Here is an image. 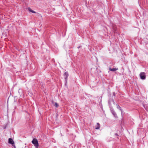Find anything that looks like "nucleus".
<instances>
[{"mask_svg": "<svg viewBox=\"0 0 148 148\" xmlns=\"http://www.w3.org/2000/svg\"><path fill=\"white\" fill-rule=\"evenodd\" d=\"M32 143L34 145L36 148H38L39 144L38 141L36 138H34L32 141Z\"/></svg>", "mask_w": 148, "mask_h": 148, "instance_id": "nucleus-1", "label": "nucleus"}, {"mask_svg": "<svg viewBox=\"0 0 148 148\" xmlns=\"http://www.w3.org/2000/svg\"><path fill=\"white\" fill-rule=\"evenodd\" d=\"M140 76L142 79H145L146 77L145 73L144 72H141L140 74Z\"/></svg>", "mask_w": 148, "mask_h": 148, "instance_id": "nucleus-2", "label": "nucleus"}, {"mask_svg": "<svg viewBox=\"0 0 148 148\" xmlns=\"http://www.w3.org/2000/svg\"><path fill=\"white\" fill-rule=\"evenodd\" d=\"M8 143H9L12 144L13 146V145L14 143V142L13 140L11 138H10L9 139Z\"/></svg>", "mask_w": 148, "mask_h": 148, "instance_id": "nucleus-3", "label": "nucleus"}, {"mask_svg": "<svg viewBox=\"0 0 148 148\" xmlns=\"http://www.w3.org/2000/svg\"><path fill=\"white\" fill-rule=\"evenodd\" d=\"M109 70L111 71H114L118 70V68H115L113 69H112L110 68H109Z\"/></svg>", "mask_w": 148, "mask_h": 148, "instance_id": "nucleus-4", "label": "nucleus"}, {"mask_svg": "<svg viewBox=\"0 0 148 148\" xmlns=\"http://www.w3.org/2000/svg\"><path fill=\"white\" fill-rule=\"evenodd\" d=\"M100 126L99 123H97V125L95 126V129L97 130L99 129L100 128Z\"/></svg>", "mask_w": 148, "mask_h": 148, "instance_id": "nucleus-5", "label": "nucleus"}, {"mask_svg": "<svg viewBox=\"0 0 148 148\" xmlns=\"http://www.w3.org/2000/svg\"><path fill=\"white\" fill-rule=\"evenodd\" d=\"M64 75L65 76V79L67 80V77L69 76V74L67 72H66L64 74Z\"/></svg>", "mask_w": 148, "mask_h": 148, "instance_id": "nucleus-6", "label": "nucleus"}, {"mask_svg": "<svg viewBox=\"0 0 148 148\" xmlns=\"http://www.w3.org/2000/svg\"><path fill=\"white\" fill-rule=\"evenodd\" d=\"M52 103L54 104V106H55L56 107H58V104L57 103H54V102L53 101H52Z\"/></svg>", "mask_w": 148, "mask_h": 148, "instance_id": "nucleus-7", "label": "nucleus"}, {"mask_svg": "<svg viewBox=\"0 0 148 148\" xmlns=\"http://www.w3.org/2000/svg\"><path fill=\"white\" fill-rule=\"evenodd\" d=\"M28 10L30 12L33 13H36V12L34 10H32V9L30 8H28Z\"/></svg>", "mask_w": 148, "mask_h": 148, "instance_id": "nucleus-8", "label": "nucleus"}, {"mask_svg": "<svg viewBox=\"0 0 148 148\" xmlns=\"http://www.w3.org/2000/svg\"><path fill=\"white\" fill-rule=\"evenodd\" d=\"M114 116L115 117H116V115H114Z\"/></svg>", "mask_w": 148, "mask_h": 148, "instance_id": "nucleus-9", "label": "nucleus"}]
</instances>
